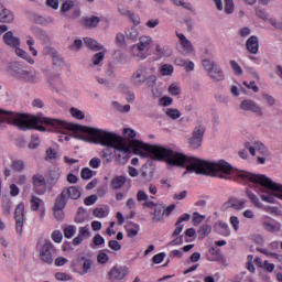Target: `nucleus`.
Returning <instances> with one entry per match:
<instances>
[{"mask_svg":"<svg viewBox=\"0 0 282 282\" xmlns=\"http://www.w3.org/2000/svg\"><path fill=\"white\" fill-rule=\"evenodd\" d=\"M55 279L57 281H72V275L63 272L55 273Z\"/></svg>","mask_w":282,"mask_h":282,"instance_id":"obj_62","label":"nucleus"},{"mask_svg":"<svg viewBox=\"0 0 282 282\" xmlns=\"http://www.w3.org/2000/svg\"><path fill=\"white\" fill-rule=\"evenodd\" d=\"M78 6V2L76 0H65L64 3L61 6V12H69V10H74Z\"/></svg>","mask_w":282,"mask_h":282,"instance_id":"obj_39","label":"nucleus"},{"mask_svg":"<svg viewBox=\"0 0 282 282\" xmlns=\"http://www.w3.org/2000/svg\"><path fill=\"white\" fill-rule=\"evenodd\" d=\"M48 84L54 91H63V80L61 79V75L53 74L48 77Z\"/></svg>","mask_w":282,"mask_h":282,"instance_id":"obj_26","label":"nucleus"},{"mask_svg":"<svg viewBox=\"0 0 282 282\" xmlns=\"http://www.w3.org/2000/svg\"><path fill=\"white\" fill-rule=\"evenodd\" d=\"M202 65L205 72H207V76H209L214 83H221V80L226 79L224 69H221V66L218 63L210 59H203Z\"/></svg>","mask_w":282,"mask_h":282,"instance_id":"obj_8","label":"nucleus"},{"mask_svg":"<svg viewBox=\"0 0 282 282\" xmlns=\"http://www.w3.org/2000/svg\"><path fill=\"white\" fill-rule=\"evenodd\" d=\"M11 169L17 173H23L25 171V162L23 160H13L11 163Z\"/></svg>","mask_w":282,"mask_h":282,"instance_id":"obj_41","label":"nucleus"},{"mask_svg":"<svg viewBox=\"0 0 282 282\" xmlns=\"http://www.w3.org/2000/svg\"><path fill=\"white\" fill-rule=\"evenodd\" d=\"M240 109L242 111H251V113H254L258 116V118H261L263 116V110L257 102L252 99H245L240 102Z\"/></svg>","mask_w":282,"mask_h":282,"instance_id":"obj_15","label":"nucleus"},{"mask_svg":"<svg viewBox=\"0 0 282 282\" xmlns=\"http://www.w3.org/2000/svg\"><path fill=\"white\" fill-rule=\"evenodd\" d=\"M151 45H153V39L149 35H142L139 39V43L133 46V50L138 51V53L134 54V56H137V58H140V61H144V58L149 56Z\"/></svg>","mask_w":282,"mask_h":282,"instance_id":"obj_9","label":"nucleus"},{"mask_svg":"<svg viewBox=\"0 0 282 282\" xmlns=\"http://www.w3.org/2000/svg\"><path fill=\"white\" fill-rule=\"evenodd\" d=\"M137 202H144V208H156L160 206V204L154 203L153 200H149V194L142 189L137 193Z\"/></svg>","mask_w":282,"mask_h":282,"instance_id":"obj_23","label":"nucleus"},{"mask_svg":"<svg viewBox=\"0 0 282 282\" xmlns=\"http://www.w3.org/2000/svg\"><path fill=\"white\" fill-rule=\"evenodd\" d=\"M98 202V196L97 195H90V196H87L85 199H84V204L85 206H94V204Z\"/></svg>","mask_w":282,"mask_h":282,"instance_id":"obj_61","label":"nucleus"},{"mask_svg":"<svg viewBox=\"0 0 282 282\" xmlns=\"http://www.w3.org/2000/svg\"><path fill=\"white\" fill-rule=\"evenodd\" d=\"M130 83L133 87H142L147 83V67H139L130 77Z\"/></svg>","mask_w":282,"mask_h":282,"instance_id":"obj_13","label":"nucleus"},{"mask_svg":"<svg viewBox=\"0 0 282 282\" xmlns=\"http://www.w3.org/2000/svg\"><path fill=\"white\" fill-rule=\"evenodd\" d=\"M69 199H80V189L76 186L64 187L55 198L53 215L57 221L65 219V206Z\"/></svg>","mask_w":282,"mask_h":282,"instance_id":"obj_4","label":"nucleus"},{"mask_svg":"<svg viewBox=\"0 0 282 282\" xmlns=\"http://www.w3.org/2000/svg\"><path fill=\"white\" fill-rule=\"evenodd\" d=\"M241 173H250V172H246V171H239L237 172V180L240 184H245L247 186H250V188H254V191L257 193H263L260 195L262 202H267V204H276V197L279 198L278 195H281L282 193L273 191V193H268V191H272V189H268V188H262L261 186L258 185H250V183L246 182V180H243V177H241Z\"/></svg>","mask_w":282,"mask_h":282,"instance_id":"obj_6","label":"nucleus"},{"mask_svg":"<svg viewBox=\"0 0 282 282\" xmlns=\"http://www.w3.org/2000/svg\"><path fill=\"white\" fill-rule=\"evenodd\" d=\"M58 252L50 240H45L40 249V258L44 263L48 265L54 263V258L57 257Z\"/></svg>","mask_w":282,"mask_h":282,"instance_id":"obj_10","label":"nucleus"},{"mask_svg":"<svg viewBox=\"0 0 282 282\" xmlns=\"http://www.w3.org/2000/svg\"><path fill=\"white\" fill-rule=\"evenodd\" d=\"M2 209L4 215H10L12 213V200L9 198L2 200Z\"/></svg>","mask_w":282,"mask_h":282,"instance_id":"obj_50","label":"nucleus"},{"mask_svg":"<svg viewBox=\"0 0 282 282\" xmlns=\"http://www.w3.org/2000/svg\"><path fill=\"white\" fill-rule=\"evenodd\" d=\"M107 54V50L102 48L101 52L95 54L91 58L90 67H98L105 61V55Z\"/></svg>","mask_w":282,"mask_h":282,"instance_id":"obj_35","label":"nucleus"},{"mask_svg":"<svg viewBox=\"0 0 282 282\" xmlns=\"http://www.w3.org/2000/svg\"><path fill=\"white\" fill-rule=\"evenodd\" d=\"M41 206H45V202L37 196L31 197V210L36 212Z\"/></svg>","mask_w":282,"mask_h":282,"instance_id":"obj_43","label":"nucleus"},{"mask_svg":"<svg viewBox=\"0 0 282 282\" xmlns=\"http://www.w3.org/2000/svg\"><path fill=\"white\" fill-rule=\"evenodd\" d=\"M212 231H213V227L210 225H202L197 230L198 237H200V239L208 237V235H210Z\"/></svg>","mask_w":282,"mask_h":282,"instance_id":"obj_44","label":"nucleus"},{"mask_svg":"<svg viewBox=\"0 0 282 282\" xmlns=\"http://www.w3.org/2000/svg\"><path fill=\"white\" fill-rule=\"evenodd\" d=\"M107 148L104 149L100 152V158H102V160H105L106 164H109L112 161V156H113V148L106 145Z\"/></svg>","mask_w":282,"mask_h":282,"instance_id":"obj_37","label":"nucleus"},{"mask_svg":"<svg viewBox=\"0 0 282 282\" xmlns=\"http://www.w3.org/2000/svg\"><path fill=\"white\" fill-rule=\"evenodd\" d=\"M61 173L62 172L58 167H53L48 172L47 183L50 184V186H56V184H58V180H61Z\"/></svg>","mask_w":282,"mask_h":282,"instance_id":"obj_28","label":"nucleus"},{"mask_svg":"<svg viewBox=\"0 0 282 282\" xmlns=\"http://www.w3.org/2000/svg\"><path fill=\"white\" fill-rule=\"evenodd\" d=\"M98 23H100V18L96 15L83 18V25L88 29L98 28Z\"/></svg>","mask_w":282,"mask_h":282,"instance_id":"obj_33","label":"nucleus"},{"mask_svg":"<svg viewBox=\"0 0 282 282\" xmlns=\"http://www.w3.org/2000/svg\"><path fill=\"white\" fill-rule=\"evenodd\" d=\"M93 215L95 217H98L99 219H102V218L107 217V215H109V212L105 210L104 208H95L93 212Z\"/></svg>","mask_w":282,"mask_h":282,"instance_id":"obj_57","label":"nucleus"},{"mask_svg":"<svg viewBox=\"0 0 282 282\" xmlns=\"http://www.w3.org/2000/svg\"><path fill=\"white\" fill-rule=\"evenodd\" d=\"M76 235V226L69 225L64 229V237L66 239H72Z\"/></svg>","mask_w":282,"mask_h":282,"instance_id":"obj_47","label":"nucleus"},{"mask_svg":"<svg viewBox=\"0 0 282 282\" xmlns=\"http://www.w3.org/2000/svg\"><path fill=\"white\" fill-rule=\"evenodd\" d=\"M204 219H206L205 215H200L198 212H195L193 214V224H194V226H199V224H202V221H204Z\"/></svg>","mask_w":282,"mask_h":282,"instance_id":"obj_58","label":"nucleus"},{"mask_svg":"<svg viewBox=\"0 0 282 282\" xmlns=\"http://www.w3.org/2000/svg\"><path fill=\"white\" fill-rule=\"evenodd\" d=\"M245 149H247L251 155H257V153L268 155V148L259 141H256L252 144L250 142L245 143Z\"/></svg>","mask_w":282,"mask_h":282,"instance_id":"obj_17","label":"nucleus"},{"mask_svg":"<svg viewBox=\"0 0 282 282\" xmlns=\"http://www.w3.org/2000/svg\"><path fill=\"white\" fill-rule=\"evenodd\" d=\"M124 184H127V177L126 176H115L111 181H110V188L112 191H120V188H122L124 186Z\"/></svg>","mask_w":282,"mask_h":282,"instance_id":"obj_30","label":"nucleus"},{"mask_svg":"<svg viewBox=\"0 0 282 282\" xmlns=\"http://www.w3.org/2000/svg\"><path fill=\"white\" fill-rule=\"evenodd\" d=\"M155 173V170L151 166L150 163H145L142 165V167L140 169L139 175H140V180L142 182H151V180H153V174Z\"/></svg>","mask_w":282,"mask_h":282,"instance_id":"obj_20","label":"nucleus"},{"mask_svg":"<svg viewBox=\"0 0 282 282\" xmlns=\"http://www.w3.org/2000/svg\"><path fill=\"white\" fill-rule=\"evenodd\" d=\"M257 251L261 252V254H264L265 257H271L272 259H275V261L279 258V253L270 252L268 251V249L257 248Z\"/></svg>","mask_w":282,"mask_h":282,"instance_id":"obj_59","label":"nucleus"},{"mask_svg":"<svg viewBox=\"0 0 282 282\" xmlns=\"http://www.w3.org/2000/svg\"><path fill=\"white\" fill-rule=\"evenodd\" d=\"M214 232L220 235V237H230V226L224 220H217L214 224Z\"/></svg>","mask_w":282,"mask_h":282,"instance_id":"obj_21","label":"nucleus"},{"mask_svg":"<svg viewBox=\"0 0 282 282\" xmlns=\"http://www.w3.org/2000/svg\"><path fill=\"white\" fill-rule=\"evenodd\" d=\"M84 45L89 47V50H93V52H100V50H105V46L98 44V42L91 37H85Z\"/></svg>","mask_w":282,"mask_h":282,"instance_id":"obj_32","label":"nucleus"},{"mask_svg":"<svg viewBox=\"0 0 282 282\" xmlns=\"http://www.w3.org/2000/svg\"><path fill=\"white\" fill-rule=\"evenodd\" d=\"M246 50L249 54H259V37L251 35L246 42Z\"/></svg>","mask_w":282,"mask_h":282,"instance_id":"obj_25","label":"nucleus"},{"mask_svg":"<svg viewBox=\"0 0 282 282\" xmlns=\"http://www.w3.org/2000/svg\"><path fill=\"white\" fill-rule=\"evenodd\" d=\"M247 204H248V200L245 198L231 197L226 203V206L227 208H232L234 210H243Z\"/></svg>","mask_w":282,"mask_h":282,"instance_id":"obj_22","label":"nucleus"},{"mask_svg":"<svg viewBox=\"0 0 282 282\" xmlns=\"http://www.w3.org/2000/svg\"><path fill=\"white\" fill-rule=\"evenodd\" d=\"M262 226L267 232H279L281 230V227L272 219L263 220Z\"/></svg>","mask_w":282,"mask_h":282,"instance_id":"obj_34","label":"nucleus"},{"mask_svg":"<svg viewBox=\"0 0 282 282\" xmlns=\"http://www.w3.org/2000/svg\"><path fill=\"white\" fill-rule=\"evenodd\" d=\"M14 13L0 2V23H12Z\"/></svg>","mask_w":282,"mask_h":282,"instance_id":"obj_24","label":"nucleus"},{"mask_svg":"<svg viewBox=\"0 0 282 282\" xmlns=\"http://www.w3.org/2000/svg\"><path fill=\"white\" fill-rule=\"evenodd\" d=\"M204 133H206V128L204 126H197L192 132V137L188 140L191 149H199L202 142H204Z\"/></svg>","mask_w":282,"mask_h":282,"instance_id":"obj_12","label":"nucleus"},{"mask_svg":"<svg viewBox=\"0 0 282 282\" xmlns=\"http://www.w3.org/2000/svg\"><path fill=\"white\" fill-rule=\"evenodd\" d=\"M176 36L180 40V45L182 46L184 56H188V54H193V52H195L193 43L186 39V35L183 33H177Z\"/></svg>","mask_w":282,"mask_h":282,"instance_id":"obj_19","label":"nucleus"},{"mask_svg":"<svg viewBox=\"0 0 282 282\" xmlns=\"http://www.w3.org/2000/svg\"><path fill=\"white\" fill-rule=\"evenodd\" d=\"M43 54L45 56H51L53 58V65L61 67L63 65V57L58 54V51L52 46H45L43 48Z\"/></svg>","mask_w":282,"mask_h":282,"instance_id":"obj_18","label":"nucleus"},{"mask_svg":"<svg viewBox=\"0 0 282 282\" xmlns=\"http://www.w3.org/2000/svg\"><path fill=\"white\" fill-rule=\"evenodd\" d=\"M15 54L17 56H20V58H23L24 61H28L30 65H34V59L28 52L23 51L22 48H19V46L15 47Z\"/></svg>","mask_w":282,"mask_h":282,"instance_id":"obj_40","label":"nucleus"},{"mask_svg":"<svg viewBox=\"0 0 282 282\" xmlns=\"http://www.w3.org/2000/svg\"><path fill=\"white\" fill-rule=\"evenodd\" d=\"M262 100H265V102H267V105L269 106V107H274V104L276 102L275 100H274V97H272L271 95H268V94H265V93H262Z\"/></svg>","mask_w":282,"mask_h":282,"instance_id":"obj_60","label":"nucleus"},{"mask_svg":"<svg viewBox=\"0 0 282 282\" xmlns=\"http://www.w3.org/2000/svg\"><path fill=\"white\" fill-rule=\"evenodd\" d=\"M78 236H79L82 239H87V238L91 237V232L89 231V225L79 228Z\"/></svg>","mask_w":282,"mask_h":282,"instance_id":"obj_55","label":"nucleus"},{"mask_svg":"<svg viewBox=\"0 0 282 282\" xmlns=\"http://www.w3.org/2000/svg\"><path fill=\"white\" fill-rule=\"evenodd\" d=\"M173 65L171 64H164L161 66L160 72L162 76H171L173 74Z\"/></svg>","mask_w":282,"mask_h":282,"instance_id":"obj_48","label":"nucleus"},{"mask_svg":"<svg viewBox=\"0 0 282 282\" xmlns=\"http://www.w3.org/2000/svg\"><path fill=\"white\" fill-rule=\"evenodd\" d=\"M239 176L250 185H256L260 186V188H267L268 191H275L276 193H281L276 197L278 199H282V184L273 182L272 178L263 174H252L246 172H241Z\"/></svg>","mask_w":282,"mask_h":282,"instance_id":"obj_5","label":"nucleus"},{"mask_svg":"<svg viewBox=\"0 0 282 282\" xmlns=\"http://www.w3.org/2000/svg\"><path fill=\"white\" fill-rule=\"evenodd\" d=\"M153 215L152 223L159 224V221H164V205L160 204L154 207V212L151 213Z\"/></svg>","mask_w":282,"mask_h":282,"instance_id":"obj_29","label":"nucleus"},{"mask_svg":"<svg viewBox=\"0 0 282 282\" xmlns=\"http://www.w3.org/2000/svg\"><path fill=\"white\" fill-rule=\"evenodd\" d=\"M88 138L86 139L91 144H101V147H111L115 152V158L118 164H126L131 158V148L122 137L115 132H109L99 128H82Z\"/></svg>","mask_w":282,"mask_h":282,"instance_id":"obj_3","label":"nucleus"},{"mask_svg":"<svg viewBox=\"0 0 282 282\" xmlns=\"http://www.w3.org/2000/svg\"><path fill=\"white\" fill-rule=\"evenodd\" d=\"M33 191L36 195H45L46 193V184L45 176L43 174H34L32 176Z\"/></svg>","mask_w":282,"mask_h":282,"instance_id":"obj_14","label":"nucleus"},{"mask_svg":"<svg viewBox=\"0 0 282 282\" xmlns=\"http://www.w3.org/2000/svg\"><path fill=\"white\" fill-rule=\"evenodd\" d=\"M226 14H232L235 12V2L232 0H225Z\"/></svg>","mask_w":282,"mask_h":282,"instance_id":"obj_56","label":"nucleus"},{"mask_svg":"<svg viewBox=\"0 0 282 282\" xmlns=\"http://www.w3.org/2000/svg\"><path fill=\"white\" fill-rule=\"evenodd\" d=\"M127 235L130 238L137 237L138 232H140V225L135 223H130L126 227Z\"/></svg>","mask_w":282,"mask_h":282,"instance_id":"obj_38","label":"nucleus"},{"mask_svg":"<svg viewBox=\"0 0 282 282\" xmlns=\"http://www.w3.org/2000/svg\"><path fill=\"white\" fill-rule=\"evenodd\" d=\"M229 223L232 226L234 230L237 232L239 230V217L231 216L229 218Z\"/></svg>","mask_w":282,"mask_h":282,"instance_id":"obj_63","label":"nucleus"},{"mask_svg":"<svg viewBox=\"0 0 282 282\" xmlns=\"http://www.w3.org/2000/svg\"><path fill=\"white\" fill-rule=\"evenodd\" d=\"M126 39H127V35H126V34L117 33V34H116V39H115L116 45H117L118 47H124Z\"/></svg>","mask_w":282,"mask_h":282,"instance_id":"obj_52","label":"nucleus"},{"mask_svg":"<svg viewBox=\"0 0 282 282\" xmlns=\"http://www.w3.org/2000/svg\"><path fill=\"white\" fill-rule=\"evenodd\" d=\"M70 116L77 120H85V112L78 110L77 108H70Z\"/></svg>","mask_w":282,"mask_h":282,"instance_id":"obj_54","label":"nucleus"},{"mask_svg":"<svg viewBox=\"0 0 282 282\" xmlns=\"http://www.w3.org/2000/svg\"><path fill=\"white\" fill-rule=\"evenodd\" d=\"M124 34H126V39H128V41L135 42V41H138V36H140V31H138V28L131 26V28L126 29Z\"/></svg>","mask_w":282,"mask_h":282,"instance_id":"obj_36","label":"nucleus"},{"mask_svg":"<svg viewBox=\"0 0 282 282\" xmlns=\"http://www.w3.org/2000/svg\"><path fill=\"white\" fill-rule=\"evenodd\" d=\"M172 3H174V6L184 8V10L193 12V4H191V2H185L184 0H172Z\"/></svg>","mask_w":282,"mask_h":282,"instance_id":"obj_45","label":"nucleus"},{"mask_svg":"<svg viewBox=\"0 0 282 282\" xmlns=\"http://www.w3.org/2000/svg\"><path fill=\"white\" fill-rule=\"evenodd\" d=\"M129 275V267L127 265H115L108 273L110 281H122Z\"/></svg>","mask_w":282,"mask_h":282,"instance_id":"obj_16","label":"nucleus"},{"mask_svg":"<svg viewBox=\"0 0 282 282\" xmlns=\"http://www.w3.org/2000/svg\"><path fill=\"white\" fill-rule=\"evenodd\" d=\"M113 108L120 111L121 113H129L131 111V106L130 105H120L118 101L113 102Z\"/></svg>","mask_w":282,"mask_h":282,"instance_id":"obj_51","label":"nucleus"},{"mask_svg":"<svg viewBox=\"0 0 282 282\" xmlns=\"http://www.w3.org/2000/svg\"><path fill=\"white\" fill-rule=\"evenodd\" d=\"M247 197L250 199V202L253 204V206L256 208H262L263 207V203H261V200H259V197L257 196V194L247 191Z\"/></svg>","mask_w":282,"mask_h":282,"instance_id":"obj_42","label":"nucleus"},{"mask_svg":"<svg viewBox=\"0 0 282 282\" xmlns=\"http://www.w3.org/2000/svg\"><path fill=\"white\" fill-rule=\"evenodd\" d=\"M13 124V127H18L20 131H30V129H36L37 131H45V127L41 124H47L48 127H54L58 135L59 142H69L72 140V135L66 133L65 131H79L78 140H84V142H89L86 140L89 138V134L85 132L83 129H93L91 127L80 126L76 123H69L64 120L47 118L40 113L37 116L25 115V113H17L8 110L0 109V127L3 124Z\"/></svg>","mask_w":282,"mask_h":282,"instance_id":"obj_2","label":"nucleus"},{"mask_svg":"<svg viewBox=\"0 0 282 282\" xmlns=\"http://www.w3.org/2000/svg\"><path fill=\"white\" fill-rule=\"evenodd\" d=\"M165 113L172 120H177L182 116V112L175 108H169Z\"/></svg>","mask_w":282,"mask_h":282,"instance_id":"obj_49","label":"nucleus"},{"mask_svg":"<svg viewBox=\"0 0 282 282\" xmlns=\"http://www.w3.org/2000/svg\"><path fill=\"white\" fill-rule=\"evenodd\" d=\"M14 76L28 85H39L42 80L41 73L34 68H18L14 70Z\"/></svg>","mask_w":282,"mask_h":282,"instance_id":"obj_7","label":"nucleus"},{"mask_svg":"<svg viewBox=\"0 0 282 282\" xmlns=\"http://www.w3.org/2000/svg\"><path fill=\"white\" fill-rule=\"evenodd\" d=\"M3 41L9 47H19L21 45V40L15 37L12 31L4 33Z\"/></svg>","mask_w":282,"mask_h":282,"instance_id":"obj_27","label":"nucleus"},{"mask_svg":"<svg viewBox=\"0 0 282 282\" xmlns=\"http://www.w3.org/2000/svg\"><path fill=\"white\" fill-rule=\"evenodd\" d=\"M131 148L139 151L142 149V158H150L158 162H166L170 166H186V173H195L196 175H209L210 177H219L220 180H232L235 167L230 163L220 160L216 163L204 161L194 156H186L183 153L175 152L169 147L152 145L142 141L132 140Z\"/></svg>","mask_w":282,"mask_h":282,"instance_id":"obj_1","label":"nucleus"},{"mask_svg":"<svg viewBox=\"0 0 282 282\" xmlns=\"http://www.w3.org/2000/svg\"><path fill=\"white\" fill-rule=\"evenodd\" d=\"M15 219V232L18 235H23V226L25 224V203L21 202L17 205L14 210Z\"/></svg>","mask_w":282,"mask_h":282,"instance_id":"obj_11","label":"nucleus"},{"mask_svg":"<svg viewBox=\"0 0 282 282\" xmlns=\"http://www.w3.org/2000/svg\"><path fill=\"white\" fill-rule=\"evenodd\" d=\"M229 64L236 76H241L243 74V69L241 68V66H239V63H237V61L231 59Z\"/></svg>","mask_w":282,"mask_h":282,"instance_id":"obj_46","label":"nucleus"},{"mask_svg":"<svg viewBox=\"0 0 282 282\" xmlns=\"http://www.w3.org/2000/svg\"><path fill=\"white\" fill-rule=\"evenodd\" d=\"M173 51L169 46H161L160 44L155 45V55L158 58H169L172 56Z\"/></svg>","mask_w":282,"mask_h":282,"instance_id":"obj_31","label":"nucleus"},{"mask_svg":"<svg viewBox=\"0 0 282 282\" xmlns=\"http://www.w3.org/2000/svg\"><path fill=\"white\" fill-rule=\"evenodd\" d=\"M82 180H91L94 177V171L89 167H84L80 172Z\"/></svg>","mask_w":282,"mask_h":282,"instance_id":"obj_53","label":"nucleus"},{"mask_svg":"<svg viewBox=\"0 0 282 282\" xmlns=\"http://www.w3.org/2000/svg\"><path fill=\"white\" fill-rule=\"evenodd\" d=\"M98 263H107L109 261V256L105 251H100L97 256Z\"/></svg>","mask_w":282,"mask_h":282,"instance_id":"obj_64","label":"nucleus"}]
</instances>
